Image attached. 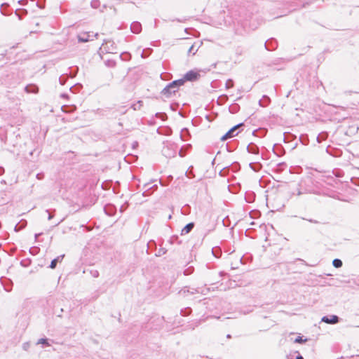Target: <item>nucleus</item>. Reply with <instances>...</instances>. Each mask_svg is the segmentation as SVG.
Masks as SVG:
<instances>
[{
    "label": "nucleus",
    "mask_w": 359,
    "mask_h": 359,
    "mask_svg": "<svg viewBox=\"0 0 359 359\" xmlns=\"http://www.w3.org/2000/svg\"><path fill=\"white\" fill-rule=\"evenodd\" d=\"M27 225V221L26 220H21L16 226H15V231H18L22 229H24Z\"/></svg>",
    "instance_id": "obj_10"
},
{
    "label": "nucleus",
    "mask_w": 359,
    "mask_h": 359,
    "mask_svg": "<svg viewBox=\"0 0 359 359\" xmlns=\"http://www.w3.org/2000/svg\"><path fill=\"white\" fill-rule=\"evenodd\" d=\"M4 172V169L2 167H0V175H3Z\"/></svg>",
    "instance_id": "obj_25"
},
{
    "label": "nucleus",
    "mask_w": 359,
    "mask_h": 359,
    "mask_svg": "<svg viewBox=\"0 0 359 359\" xmlns=\"http://www.w3.org/2000/svg\"><path fill=\"white\" fill-rule=\"evenodd\" d=\"M36 344H46L47 346L49 345V344L48 343V341H47L46 339H40L38 340Z\"/></svg>",
    "instance_id": "obj_16"
},
{
    "label": "nucleus",
    "mask_w": 359,
    "mask_h": 359,
    "mask_svg": "<svg viewBox=\"0 0 359 359\" xmlns=\"http://www.w3.org/2000/svg\"><path fill=\"white\" fill-rule=\"evenodd\" d=\"M131 31L135 34H139L142 30V25L138 22H133L130 25Z\"/></svg>",
    "instance_id": "obj_7"
},
{
    "label": "nucleus",
    "mask_w": 359,
    "mask_h": 359,
    "mask_svg": "<svg viewBox=\"0 0 359 359\" xmlns=\"http://www.w3.org/2000/svg\"><path fill=\"white\" fill-rule=\"evenodd\" d=\"M30 347V343L29 342H25L23 344H22V348L23 350L25 351H28V349Z\"/></svg>",
    "instance_id": "obj_19"
},
{
    "label": "nucleus",
    "mask_w": 359,
    "mask_h": 359,
    "mask_svg": "<svg viewBox=\"0 0 359 359\" xmlns=\"http://www.w3.org/2000/svg\"><path fill=\"white\" fill-rule=\"evenodd\" d=\"M25 90L27 93H37L39 92V88L34 84L27 86Z\"/></svg>",
    "instance_id": "obj_8"
},
{
    "label": "nucleus",
    "mask_w": 359,
    "mask_h": 359,
    "mask_svg": "<svg viewBox=\"0 0 359 359\" xmlns=\"http://www.w3.org/2000/svg\"><path fill=\"white\" fill-rule=\"evenodd\" d=\"M248 151H249L250 152H251V153H254V154H255V153L257 152V151H256V149H254V148H251V149H250V148L248 147Z\"/></svg>",
    "instance_id": "obj_22"
},
{
    "label": "nucleus",
    "mask_w": 359,
    "mask_h": 359,
    "mask_svg": "<svg viewBox=\"0 0 359 359\" xmlns=\"http://www.w3.org/2000/svg\"><path fill=\"white\" fill-rule=\"evenodd\" d=\"M194 227V223L193 222H191V223H189L187 224L182 229V231H181V235H185V234H187L189 233L192 229Z\"/></svg>",
    "instance_id": "obj_9"
},
{
    "label": "nucleus",
    "mask_w": 359,
    "mask_h": 359,
    "mask_svg": "<svg viewBox=\"0 0 359 359\" xmlns=\"http://www.w3.org/2000/svg\"><path fill=\"white\" fill-rule=\"evenodd\" d=\"M199 76L200 74L198 72H196L194 71H189L184 75V78L183 79L184 81H195L198 79Z\"/></svg>",
    "instance_id": "obj_6"
},
{
    "label": "nucleus",
    "mask_w": 359,
    "mask_h": 359,
    "mask_svg": "<svg viewBox=\"0 0 359 359\" xmlns=\"http://www.w3.org/2000/svg\"><path fill=\"white\" fill-rule=\"evenodd\" d=\"M100 5V1L98 0H93L90 3V6L93 8H97Z\"/></svg>",
    "instance_id": "obj_13"
},
{
    "label": "nucleus",
    "mask_w": 359,
    "mask_h": 359,
    "mask_svg": "<svg viewBox=\"0 0 359 359\" xmlns=\"http://www.w3.org/2000/svg\"><path fill=\"white\" fill-rule=\"evenodd\" d=\"M198 49H195V46L194 45H192L191 46V47L189 48V50H188V53H192L193 55H194L196 53V52L197 51Z\"/></svg>",
    "instance_id": "obj_18"
},
{
    "label": "nucleus",
    "mask_w": 359,
    "mask_h": 359,
    "mask_svg": "<svg viewBox=\"0 0 359 359\" xmlns=\"http://www.w3.org/2000/svg\"><path fill=\"white\" fill-rule=\"evenodd\" d=\"M41 233H36L35 234V239L36 240L38 238V237L41 235Z\"/></svg>",
    "instance_id": "obj_26"
},
{
    "label": "nucleus",
    "mask_w": 359,
    "mask_h": 359,
    "mask_svg": "<svg viewBox=\"0 0 359 359\" xmlns=\"http://www.w3.org/2000/svg\"><path fill=\"white\" fill-rule=\"evenodd\" d=\"M243 124V123H239L235 126H233L232 128H231L224 135H223L222 137H221V140L222 141H225L227 139L229 138H231L232 137H233L235 135L234 133L236 132V130L241 126H242Z\"/></svg>",
    "instance_id": "obj_4"
},
{
    "label": "nucleus",
    "mask_w": 359,
    "mask_h": 359,
    "mask_svg": "<svg viewBox=\"0 0 359 359\" xmlns=\"http://www.w3.org/2000/svg\"><path fill=\"white\" fill-rule=\"evenodd\" d=\"M184 83V79H179L172 81L169 83L163 90L162 93L167 97L170 96L172 93H175L178 90L180 86H182Z\"/></svg>",
    "instance_id": "obj_1"
},
{
    "label": "nucleus",
    "mask_w": 359,
    "mask_h": 359,
    "mask_svg": "<svg viewBox=\"0 0 359 359\" xmlns=\"http://www.w3.org/2000/svg\"><path fill=\"white\" fill-rule=\"evenodd\" d=\"M309 222L313 223V224H318V222L314 219H307Z\"/></svg>",
    "instance_id": "obj_24"
},
{
    "label": "nucleus",
    "mask_w": 359,
    "mask_h": 359,
    "mask_svg": "<svg viewBox=\"0 0 359 359\" xmlns=\"http://www.w3.org/2000/svg\"><path fill=\"white\" fill-rule=\"evenodd\" d=\"M226 337L230 339L231 337V336L230 334H227Z\"/></svg>",
    "instance_id": "obj_28"
},
{
    "label": "nucleus",
    "mask_w": 359,
    "mask_h": 359,
    "mask_svg": "<svg viewBox=\"0 0 359 359\" xmlns=\"http://www.w3.org/2000/svg\"><path fill=\"white\" fill-rule=\"evenodd\" d=\"M320 137H321L323 140H325V139L327 137V134H326V133L320 134V135L318 137V138H317V140H318V142H320Z\"/></svg>",
    "instance_id": "obj_20"
},
{
    "label": "nucleus",
    "mask_w": 359,
    "mask_h": 359,
    "mask_svg": "<svg viewBox=\"0 0 359 359\" xmlns=\"http://www.w3.org/2000/svg\"><path fill=\"white\" fill-rule=\"evenodd\" d=\"M103 48L109 53H115L116 50V46L113 41L104 40L102 44L101 49Z\"/></svg>",
    "instance_id": "obj_2"
},
{
    "label": "nucleus",
    "mask_w": 359,
    "mask_h": 359,
    "mask_svg": "<svg viewBox=\"0 0 359 359\" xmlns=\"http://www.w3.org/2000/svg\"><path fill=\"white\" fill-rule=\"evenodd\" d=\"M57 262H58V258H56V259H54L53 260H52V262L50 264V268L55 269L56 267Z\"/></svg>",
    "instance_id": "obj_15"
},
{
    "label": "nucleus",
    "mask_w": 359,
    "mask_h": 359,
    "mask_svg": "<svg viewBox=\"0 0 359 359\" xmlns=\"http://www.w3.org/2000/svg\"><path fill=\"white\" fill-rule=\"evenodd\" d=\"M233 86V81L231 79H228L226 82V88H231Z\"/></svg>",
    "instance_id": "obj_14"
},
{
    "label": "nucleus",
    "mask_w": 359,
    "mask_h": 359,
    "mask_svg": "<svg viewBox=\"0 0 359 359\" xmlns=\"http://www.w3.org/2000/svg\"><path fill=\"white\" fill-rule=\"evenodd\" d=\"M332 264L335 268H339L342 266V262L339 259H334L332 262Z\"/></svg>",
    "instance_id": "obj_12"
},
{
    "label": "nucleus",
    "mask_w": 359,
    "mask_h": 359,
    "mask_svg": "<svg viewBox=\"0 0 359 359\" xmlns=\"http://www.w3.org/2000/svg\"><path fill=\"white\" fill-rule=\"evenodd\" d=\"M269 101H270L269 97H267L266 95H264L263 97V99L259 101V104L262 107H266L269 104Z\"/></svg>",
    "instance_id": "obj_11"
},
{
    "label": "nucleus",
    "mask_w": 359,
    "mask_h": 359,
    "mask_svg": "<svg viewBox=\"0 0 359 359\" xmlns=\"http://www.w3.org/2000/svg\"><path fill=\"white\" fill-rule=\"evenodd\" d=\"M46 212H49V211L47 210H46ZM48 214H49V215H48V219L49 220H50L51 219H53V215L52 214H50V213H48Z\"/></svg>",
    "instance_id": "obj_23"
},
{
    "label": "nucleus",
    "mask_w": 359,
    "mask_h": 359,
    "mask_svg": "<svg viewBox=\"0 0 359 359\" xmlns=\"http://www.w3.org/2000/svg\"><path fill=\"white\" fill-rule=\"evenodd\" d=\"M307 341V339H303L302 337H297L295 340H294V342L295 343H303V342H305Z\"/></svg>",
    "instance_id": "obj_17"
},
{
    "label": "nucleus",
    "mask_w": 359,
    "mask_h": 359,
    "mask_svg": "<svg viewBox=\"0 0 359 359\" xmlns=\"http://www.w3.org/2000/svg\"><path fill=\"white\" fill-rule=\"evenodd\" d=\"M92 275L93 277L97 278L99 276V273L97 271H95L94 272L92 273Z\"/></svg>",
    "instance_id": "obj_21"
},
{
    "label": "nucleus",
    "mask_w": 359,
    "mask_h": 359,
    "mask_svg": "<svg viewBox=\"0 0 359 359\" xmlns=\"http://www.w3.org/2000/svg\"><path fill=\"white\" fill-rule=\"evenodd\" d=\"M296 359H304V358H303L302 355H299L296 358Z\"/></svg>",
    "instance_id": "obj_27"
},
{
    "label": "nucleus",
    "mask_w": 359,
    "mask_h": 359,
    "mask_svg": "<svg viewBox=\"0 0 359 359\" xmlns=\"http://www.w3.org/2000/svg\"><path fill=\"white\" fill-rule=\"evenodd\" d=\"M93 34V32H86L81 34L78 36V39L81 42H87L88 41H91L93 40V36L96 38L98 36L97 33H95V34Z\"/></svg>",
    "instance_id": "obj_3"
},
{
    "label": "nucleus",
    "mask_w": 359,
    "mask_h": 359,
    "mask_svg": "<svg viewBox=\"0 0 359 359\" xmlns=\"http://www.w3.org/2000/svg\"><path fill=\"white\" fill-rule=\"evenodd\" d=\"M339 318L337 316L332 315L330 316H323L321 319L322 322L327 324H336L339 322Z\"/></svg>",
    "instance_id": "obj_5"
}]
</instances>
